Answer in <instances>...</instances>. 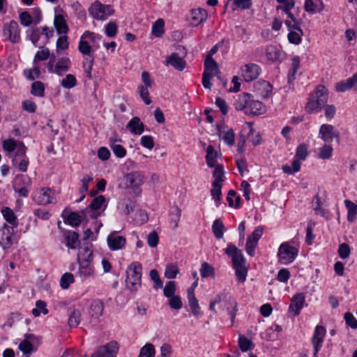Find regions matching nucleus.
<instances>
[{
    "label": "nucleus",
    "instance_id": "13d9d810",
    "mask_svg": "<svg viewBox=\"0 0 357 357\" xmlns=\"http://www.w3.org/2000/svg\"><path fill=\"white\" fill-rule=\"evenodd\" d=\"M224 168L222 165H218L215 167L213 176L215 178V181L213 183H220L224 181Z\"/></svg>",
    "mask_w": 357,
    "mask_h": 357
},
{
    "label": "nucleus",
    "instance_id": "aec40b11",
    "mask_svg": "<svg viewBox=\"0 0 357 357\" xmlns=\"http://www.w3.org/2000/svg\"><path fill=\"white\" fill-rule=\"evenodd\" d=\"M207 15L208 14L205 9H192L190 13V24L192 26H197L206 20Z\"/></svg>",
    "mask_w": 357,
    "mask_h": 357
},
{
    "label": "nucleus",
    "instance_id": "5701e85b",
    "mask_svg": "<svg viewBox=\"0 0 357 357\" xmlns=\"http://www.w3.org/2000/svg\"><path fill=\"white\" fill-rule=\"evenodd\" d=\"M126 128L131 133L141 135L144 130V125L137 116L132 118L128 123Z\"/></svg>",
    "mask_w": 357,
    "mask_h": 357
},
{
    "label": "nucleus",
    "instance_id": "e2e57ef3",
    "mask_svg": "<svg viewBox=\"0 0 357 357\" xmlns=\"http://www.w3.org/2000/svg\"><path fill=\"white\" fill-rule=\"evenodd\" d=\"M238 346L243 352H246L252 348V342L245 336H240L238 338Z\"/></svg>",
    "mask_w": 357,
    "mask_h": 357
},
{
    "label": "nucleus",
    "instance_id": "69168bd1",
    "mask_svg": "<svg viewBox=\"0 0 357 357\" xmlns=\"http://www.w3.org/2000/svg\"><path fill=\"white\" fill-rule=\"evenodd\" d=\"M175 292L176 282L174 281L167 282L163 289L164 296L167 298H170L175 296Z\"/></svg>",
    "mask_w": 357,
    "mask_h": 357
},
{
    "label": "nucleus",
    "instance_id": "a18cd8bd",
    "mask_svg": "<svg viewBox=\"0 0 357 357\" xmlns=\"http://www.w3.org/2000/svg\"><path fill=\"white\" fill-rule=\"evenodd\" d=\"M211 195L216 202V206H218L219 204L218 203L220 202L222 195V185L220 183H213Z\"/></svg>",
    "mask_w": 357,
    "mask_h": 357
},
{
    "label": "nucleus",
    "instance_id": "c85d7f7f",
    "mask_svg": "<svg viewBox=\"0 0 357 357\" xmlns=\"http://www.w3.org/2000/svg\"><path fill=\"white\" fill-rule=\"evenodd\" d=\"M226 310L230 316L231 326H233L236 316L238 303L233 298H229L226 302Z\"/></svg>",
    "mask_w": 357,
    "mask_h": 357
},
{
    "label": "nucleus",
    "instance_id": "bb28decb",
    "mask_svg": "<svg viewBox=\"0 0 357 357\" xmlns=\"http://www.w3.org/2000/svg\"><path fill=\"white\" fill-rule=\"evenodd\" d=\"M81 312L75 307H70L68 309V324L70 328L77 327L80 322Z\"/></svg>",
    "mask_w": 357,
    "mask_h": 357
},
{
    "label": "nucleus",
    "instance_id": "423d86ee",
    "mask_svg": "<svg viewBox=\"0 0 357 357\" xmlns=\"http://www.w3.org/2000/svg\"><path fill=\"white\" fill-rule=\"evenodd\" d=\"M298 254V250L285 242L280 245L278 255L280 261L284 264L291 263L294 261Z\"/></svg>",
    "mask_w": 357,
    "mask_h": 357
},
{
    "label": "nucleus",
    "instance_id": "39448f33",
    "mask_svg": "<svg viewBox=\"0 0 357 357\" xmlns=\"http://www.w3.org/2000/svg\"><path fill=\"white\" fill-rule=\"evenodd\" d=\"M16 228L6 223L0 227V245L3 250L9 249L13 245L15 241Z\"/></svg>",
    "mask_w": 357,
    "mask_h": 357
},
{
    "label": "nucleus",
    "instance_id": "473e14b6",
    "mask_svg": "<svg viewBox=\"0 0 357 357\" xmlns=\"http://www.w3.org/2000/svg\"><path fill=\"white\" fill-rule=\"evenodd\" d=\"M104 310V304L100 300H95L90 306V312L91 317L98 318L102 314Z\"/></svg>",
    "mask_w": 357,
    "mask_h": 357
},
{
    "label": "nucleus",
    "instance_id": "9d476101",
    "mask_svg": "<svg viewBox=\"0 0 357 357\" xmlns=\"http://www.w3.org/2000/svg\"><path fill=\"white\" fill-rule=\"evenodd\" d=\"M326 328L322 326L315 327L313 335L311 339V343L313 345V356L316 357L323 346L324 337L326 335Z\"/></svg>",
    "mask_w": 357,
    "mask_h": 357
},
{
    "label": "nucleus",
    "instance_id": "b1692460",
    "mask_svg": "<svg viewBox=\"0 0 357 357\" xmlns=\"http://www.w3.org/2000/svg\"><path fill=\"white\" fill-rule=\"evenodd\" d=\"M167 63L172 66L175 69L182 71L186 66L185 61L179 56L178 53L173 52L167 59Z\"/></svg>",
    "mask_w": 357,
    "mask_h": 357
},
{
    "label": "nucleus",
    "instance_id": "774afa93",
    "mask_svg": "<svg viewBox=\"0 0 357 357\" xmlns=\"http://www.w3.org/2000/svg\"><path fill=\"white\" fill-rule=\"evenodd\" d=\"M303 35V34H301L298 31L291 30L287 35V38L290 43L299 45L302 41L301 36Z\"/></svg>",
    "mask_w": 357,
    "mask_h": 357
},
{
    "label": "nucleus",
    "instance_id": "4c0bfd02",
    "mask_svg": "<svg viewBox=\"0 0 357 357\" xmlns=\"http://www.w3.org/2000/svg\"><path fill=\"white\" fill-rule=\"evenodd\" d=\"M218 158V153L215 151L212 145H208L206 148V161L208 167H214L215 160Z\"/></svg>",
    "mask_w": 357,
    "mask_h": 357
},
{
    "label": "nucleus",
    "instance_id": "a878e982",
    "mask_svg": "<svg viewBox=\"0 0 357 357\" xmlns=\"http://www.w3.org/2000/svg\"><path fill=\"white\" fill-rule=\"evenodd\" d=\"M1 213L6 221L10 224L9 226L17 227L18 221L17 218L13 211L8 206H4L1 208Z\"/></svg>",
    "mask_w": 357,
    "mask_h": 357
},
{
    "label": "nucleus",
    "instance_id": "ea45409f",
    "mask_svg": "<svg viewBox=\"0 0 357 357\" xmlns=\"http://www.w3.org/2000/svg\"><path fill=\"white\" fill-rule=\"evenodd\" d=\"M43 193L38 197L40 204L46 205L54 202V197L51 196L52 190L50 188H42Z\"/></svg>",
    "mask_w": 357,
    "mask_h": 357
},
{
    "label": "nucleus",
    "instance_id": "ddd939ff",
    "mask_svg": "<svg viewBox=\"0 0 357 357\" xmlns=\"http://www.w3.org/2000/svg\"><path fill=\"white\" fill-rule=\"evenodd\" d=\"M61 217L65 224L75 227H78L82 221V216L79 213L71 212L68 207L63 211Z\"/></svg>",
    "mask_w": 357,
    "mask_h": 357
},
{
    "label": "nucleus",
    "instance_id": "680f3d73",
    "mask_svg": "<svg viewBox=\"0 0 357 357\" xmlns=\"http://www.w3.org/2000/svg\"><path fill=\"white\" fill-rule=\"evenodd\" d=\"M187 298L192 314L195 317H198L200 314V307L198 303V300L197 299L196 296Z\"/></svg>",
    "mask_w": 357,
    "mask_h": 357
},
{
    "label": "nucleus",
    "instance_id": "f8f14e48",
    "mask_svg": "<svg viewBox=\"0 0 357 357\" xmlns=\"http://www.w3.org/2000/svg\"><path fill=\"white\" fill-rule=\"evenodd\" d=\"M144 176L139 172H132L128 174L126 176V184L129 188H132L133 189L137 190L138 188L142 185L144 181ZM137 196H139L141 191L137 192L134 191Z\"/></svg>",
    "mask_w": 357,
    "mask_h": 357
},
{
    "label": "nucleus",
    "instance_id": "c9c22d12",
    "mask_svg": "<svg viewBox=\"0 0 357 357\" xmlns=\"http://www.w3.org/2000/svg\"><path fill=\"white\" fill-rule=\"evenodd\" d=\"M344 204L348 211L347 220L350 222H353L356 218L357 205L348 199L344 200Z\"/></svg>",
    "mask_w": 357,
    "mask_h": 357
},
{
    "label": "nucleus",
    "instance_id": "864d4df0",
    "mask_svg": "<svg viewBox=\"0 0 357 357\" xmlns=\"http://www.w3.org/2000/svg\"><path fill=\"white\" fill-rule=\"evenodd\" d=\"M111 149L113 151L114 155L117 158H123L126 154V149L121 146V144H116L115 142L117 141V139L111 140Z\"/></svg>",
    "mask_w": 357,
    "mask_h": 357
},
{
    "label": "nucleus",
    "instance_id": "c03bdc74",
    "mask_svg": "<svg viewBox=\"0 0 357 357\" xmlns=\"http://www.w3.org/2000/svg\"><path fill=\"white\" fill-rule=\"evenodd\" d=\"M300 160H298L297 158L294 160L293 162H291V166H289L287 165H283L282 167L283 172L287 174H294L299 172L301 169Z\"/></svg>",
    "mask_w": 357,
    "mask_h": 357
},
{
    "label": "nucleus",
    "instance_id": "2eb2a0df",
    "mask_svg": "<svg viewBox=\"0 0 357 357\" xmlns=\"http://www.w3.org/2000/svg\"><path fill=\"white\" fill-rule=\"evenodd\" d=\"M217 134L219 137H222L223 141L229 146H232L235 144V134L232 128L224 132L225 123L218 124L216 126Z\"/></svg>",
    "mask_w": 357,
    "mask_h": 357
},
{
    "label": "nucleus",
    "instance_id": "f3484780",
    "mask_svg": "<svg viewBox=\"0 0 357 357\" xmlns=\"http://www.w3.org/2000/svg\"><path fill=\"white\" fill-rule=\"evenodd\" d=\"M63 236L66 241V245L70 249H76L80 244L77 232L72 230H63Z\"/></svg>",
    "mask_w": 357,
    "mask_h": 357
},
{
    "label": "nucleus",
    "instance_id": "cd10ccee",
    "mask_svg": "<svg viewBox=\"0 0 357 357\" xmlns=\"http://www.w3.org/2000/svg\"><path fill=\"white\" fill-rule=\"evenodd\" d=\"M263 110L264 104L259 100H252L251 98L248 109L245 110V114L259 115L263 112Z\"/></svg>",
    "mask_w": 357,
    "mask_h": 357
},
{
    "label": "nucleus",
    "instance_id": "58836bf2",
    "mask_svg": "<svg viewBox=\"0 0 357 357\" xmlns=\"http://www.w3.org/2000/svg\"><path fill=\"white\" fill-rule=\"evenodd\" d=\"M218 65L216 61L211 56L206 55L204 61V71L207 74H213L215 70H218Z\"/></svg>",
    "mask_w": 357,
    "mask_h": 357
},
{
    "label": "nucleus",
    "instance_id": "79ce46f5",
    "mask_svg": "<svg viewBox=\"0 0 357 357\" xmlns=\"http://www.w3.org/2000/svg\"><path fill=\"white\" fill-rule=\"evenodd\" d=\"M85 38H89L91 40V43H93V47L95 49H98L100 47L98 43L102 38V36L100 34L89 31H86L82 36V39Z\"/></svg>",
    "mask_w": 357,
    "mask_h": 357
},
{
    "label": "nucleus",
    "instance_id": "f03ea898",
    "mask_svg": "<svg viewBox=\"0 0 357 357\" xmlns=\"http://www.w3.org/2000/svg\"><path fill=\"white\" fill-rule=\"evenodd\" d=\"M142 266L139 261L132 262L126 269V286L131 292H136L141 287Z\"/></svg>",
    "mask_w": 357,
    "mask_h": 357
},
{
    "label": "nucleus",
    "instance_id": "052dcab7",
    "mask_svg": "<svg viewBox=\"0 0 357 357\" xmlns=\"http://www.w3.org/2000/svg\"><path fill=\"white\" fill-rule=\"evenodd\" d=\"M181 215V211L177 206H175L172 209L169 213V217L171 223L174 224V228H176L178 227V222L180 220Z\"/></svg>",
    "mask_w": 357,
    "mask_h": 357
},
{
    "label": "nucleus",
    "instance_id": "72a5a7b5",
    "mask_svg": "<svg viewBox=\"0 0 357 357\" xmlns=\"http://www.w3.org/2000/svg\"><path fill=\"white\" fill-rule=\"evenodd\" d=\"M266 56L268 60L274 61H280L281 51L275 45H269L266 49Z\"/></svg>",
    "mask_w": 357,
    "mask_h": 357
},
{
    "label": "nucleus",
    "instance_id": "8fccbe9b",
    "mask_svg": "<svg viewBox=\"0 0 357 357\" xmlns=\"http://www.w3.org/2000/svg\"><path fill=\"white\" fill-rule=\"evenodd\" d=\"M19 349L26 356H29L32 352L36 351L33 345L26 340H22L19 346Z\"/></svg>",
    "mask_w": 357,
    "mask_h": 357
},
{
    "label": "nucleus",
    "instance_id": "09e8293b",
    "mask_svg": "<svg viewBox=\"0 0 357 357\" xmlns=\"http://www.w3.org/2000/svg\"><path fill=\"white\" fill-rule=\"evenodd\" d=\"M82 259L93 260V251L88 247L80 248L77 254V261Z\"/></svg>",
    "mask_w": 357,
    "mask_h": 357
},
{
    "label": "nucleus",
    "instance_id": "37998d69",
    "mask_svg": "<svg viewBox=\"0 0 357 357\" xmlns=\"http://www.w3.org/2000/svg\"><path fill=\"white\" fill-rule=\"evenodd\" d=\"M165 22L162 19H158L152 26L151 33L155 37H162L164 33Z\"/></svg>",
    "mask_w": 357,
    "mask_h": 357
},
{
    "label": "nucleus",
    "instance_id": "412c9836",
    "mask_svg": "<svg viewBox=\"0 0 357 357\" xmlns=\"http://www.w3.org/2000/svg\"><path fill=\"white\" fill-rule=\"evenodd\" d=\"M71 65L70 59L67 56L59 58L54 66V73L59 76H62L64 73L67 72Z\"/></svg>",
    "mask_w": 357,
    "mask_h": 357
},
{
    "label": "nucleus",
    "instance_id": "dca6fc26",
    "mask_svg": "<svg viewBox=\"0 0 357 357\" xmlns=\"http://www.w3.org/2000/svg\"><path fill=\"white\" fill-rule=\"evenodd\" d=\"M105 202L106 199L103 195H98L93 199L91 204L88 206L91 210L89 217L91 219H97L101 215V213L98 211L105 204Z\"/></svg>",
    "mask_w": 357,
    "mask_h": 357
},
{
    "label": "nucleus",
    "instance_id": "f257e3e1",
    "mask_svg": "<svg viewBox=\"0 0 357 357\" xmlns=\"http://www.w3.org/2000/svg\"><path fill=\"white\" fill-rule=\"evenodd\" d=\"M225 253L231 257L233 268L235 270V275L238 282L243 283L247 277L248 268L245 266V259L242 251L232 243L227 244Z\"/></svg>",
    "mask_w": 357,
    "mask_h": 357
},
{
    "label": "nucleus",
    "instance_id": "49530a36",
    "mask_svg": "<svg viewBox=\"0 0 357 357\" xmlns=\"http://www.w3.org/2000/svg\"><path fill=\"white\" fill-rule=\"evenodd\" d=\"M200 275L203 278L215 277V269L208 263L204 262L200 268Z\"/></svg>",
    "mask_w": 357,
    "mask_h": 357
},
{
    "label": "nucleus",
    "instance_id": "4468645a",
    "mask_svg": "<svg viewBox=\"0 0 357 357\" xmlns=\"http://www.w3.org/2000/svg\"><path fill=\"white\" fill-rule=\"evenodd\" d=\"M261 71L260 67L255 63H248L242 68V76L245 82H251L257 78Z\"/></svg>",
    "mask_w": 357,
    "mask_h": 357
},
{
    "label": "nucleus",
    "instance_id": "393cba45",
    "mask_svg": "<svg viewBox=\"0 0 357 357\" xmlns=\"http://www.w3.org/2000/svg\"><path fill=\"white\" fill-rule=\"evenodd\" d=\"M251 98H252V96L248 93L240 94L238 99L236 100L234 103V108L236 110H243L245 112V110L248 109Z\"/></svg>",
    "mask_w": 357,
    "mask_h": 357
},
{
    "label": "nucleus",
    "instance_id": "0e129e2a",
    "mask_svg": "<svg viewBox=\"0 0 357 357\" xmlns=\"http://www.w3.org/2000/svg\"><path fill=\"white\" fill-rule=\"evenodd\" d=\"M333 153V147L329 144H324L319 149V158L323 160L329 159Z\"/></svg>",
    "mask_w": 357,
    "mask_h": 357
},
{
    "label": "nucleus",
    "instance_id": "5fc2aeb1",
    "mask_svg": "<svg viewBox=\"0 0 357 357\" xmlns=\"http://www.w3.org/2000/svg\"><path fill=\"white\" fill-rule=\"evenodd\" d=\"M61 86L65 89H72L77 85V79L73 75L68 74L63 78L61 83Z\"/></svg>",
    "mask_w": 357,
    "mask_h": 357
},
{
    "label": "nucleus",
    "instance_id": "de8ad7c7",
    "mask_svg": "<svg viewBox=\"0 0 357 357\" xmlns=\"http://www.w3.org/2000/svg\"><path fill=\"white\" fill-rule=\"evenodd\" d=\"M155 354L154 346L151 343H147L141 348L138 357H154Z\"/></svg>",
    "mask_w": 357,
    "mask_h": 357
},
{
    "label": "nucleus",
    "instance_id": "c756f323",
    "mask_svg": "<svg viewBox=\"0 0 357 357\" xmlns=\"http://www.w3.org/2000/svg\"><path fill=\"white\" fill-rule=\"evenodd\" d=\"M255 88L259 91H261V94L265 98H268L271 95L273 91L272 85L270 82L265 80L259 81L256 84Z\"/></svg>",
    "mask_w": 357,
    "mask_h": 357
},
{
    "label": "nucleus",
    "instance_id": "20e7f679",
    "mask_svg": "<svg viewBox=\"0 0 357 357\" xmlns=\"http://www.w3.org/2000/svg\"><path fill=\"white\" fill-rule=\"evenodd\" d=\"M89 13L95 19L104 20L112 15L114 10L110 5H105L100 1H95L89 8Z\"/></svg>",
    "mask_w": 357,
    "mask_h": 357
},
{
    "label": "nucleus",
    "instance_id": "603ef678",
    "mask_svg": "<svg viewBox=\"0 0 357 357\" xmlns=\"http://www.w3.org/2000/svg\"><path fill=\"white\" fill-rule=\"evenodd\" d=\"M27 37L31 40L34 46H37V43L40 40V33L38 27H32L26 31Z\"/></svg>",
    "mask_w": 357,
    "mask_h": 357
},
{
    "label": "nucleus",
    "instance_id": "7ed1b4c3",
    "mask_svg": "<svg viewBox=\"0 0 357 357\" xmlns=\"http://www.w3.org/2000/svg\"><path fill=\"white\" fill-rule=\"evenodd\" d=\"M328 90L327 89L322 85H319L314 95H312L309 98V101L307 102L305 105V111L311 114L314 111L321 110V109L324 107L326 103L328 101Z\"/></svg>",
    "mask_w": 357,
    "mask_h": 357
},
{
    "label": "nucleus",
    "instance_id": "2f4dec72",
    "mask_svg": "<svg viewBox=\"0 0 357 357\" xmlns=\"http://www.w3.org/2000/svg\"><path fill=\"white\" fill-rule=\"evenodd\" d=\"M54 24L58 34H65L68 31V26L61 15L55 16Z\"/></svg>",
    "mask_w": 357,
    "mask_h": 357
},
{
    "label": "nucleus",
    "instance_id": "bf43d9fd",
    "mask_svg": "<svg viewBox=\"0 0 357 357\" xmlns=\"http://www.w3.org/2000/svg\"><path fill=\"white\" fill-rule=\"evenodd\" d=\"M168 304L172 309L176 310H178L183 307L181 298L178 295L169 298Z\"/></svg>",
    "mask_w": 357,
    "mask_h": 357
},
{
    "label": "nucleus",
    "instance_id": "6e6d98bb",
    "mask_svg": "<svg viewBox=\"0 0 357 357\" xmlns=\"http://www.w3.org/2000/svg\"><path fill=\"white\" fill-rule=\"evenodd\" d=\"M75 281L74 276L70 273H64L60 280V286L62 289H66L69 287L71 283H73Z\"/></svg>",
    "mask_w": 357,
    "mask_h": 357
},
{
    "label": "nucleus",
    "instance_id": "6ab92c4d",
    "mask_svg": "<svg viewBox=\"0 0 357 357\" xmlns=\"http://www.w3.org/2000/svg\"><path fill=\"white\" fill-rule=\"evenodd\" d=\"M93 260L82 259L79 263L78 274L82 279H86L93 275L94 268L92 264Z\"/></svg>",
    "mask_w": 357,
    "mask_h": 357
},
{
    "label": "nucleus",
    "instance_id": "a211bd4d",
    "mask_svg": "<svg viewBox=\"0 0 357 357\" xmlns=\"http://www.w3.org/2000/svg\"><path fill=\"white\" fill-rule=\"evenodd\" d=\"M116 231L112 232L107 238V244L111 250H117L124 247L126 241L122 236H116Z\"/></svg>",
    "mask_w": 357,
    "mask_h": 357
},
{
    "label": "nucleus",
    "instance_id": "7c9ffc66",
    "mask_svg": "<svg viewBox=\"0 0 357 357\" xmlns=\"http://www.w3.org/2000/svg\"><path fill=\"white\" fill-rule=\"evenodd\" d=\"M31 94L33 96L43 98L45 96V86L41 81H34L31 84Z\"/></svg>",
    "mask_w": 357,
    "mask_h": 357
},
{
    "label": "nucleus",
    "instance_id": "a19ab883",
    "mask_svg": "<svg viewBox=\"0 0 357 357\" xmlns=\"http://www.w3.org/2000/svg\"><path fill=\"white\" fill-rule=\"evenodd\" d=\"M212 230L216 238H222L223 237L225 231V226L223 222L220 219H216L214 220L212 225Z\"/></svg>",
    "mask_w": 357,
    "mask_h": 357
},
{
    "label": "nucleus",
    "instance_id": "4be33fe9",
    "mask_svg": "<svg viewBox=\"0 0 357 357\" xmlns=\"http://www.w3.org/2000/svg\"><path fill=\"white\" fill-rule=\"evenodd\" d=\"M304 8L309 13H321L324 9V4L322 0H305Z\"/></svg>",
    "mask_w": 357,
    "mask_h": 357
},
{
    "label": "nucleus",
    "instance_id": "e433bc0d",
    "mask_svg": "<svg viewBox=\"0 0 357 357\" xmlns=\"http://www.w3.org/2000/svg\"><path fill=\"white\" fill-rule=\"evenodd\" d=\"M26 146L22 142H18V145L16 147V151L14 153V157L12 159L13 165H16L20 158L27 157L26 155Z\"/></svg>",
    "mask_w": 357,
    "mask_h": 357
},
{
    "label": "nucleus",
    "instance_id": "338daca9",
    "mask_svg": "<svg viewBox=\"0 0 357 357\" xmlns=\"http://www.w3.org/2000/svg\"><path fill=\"white\" fill-rule=\"evenodd\" d=\"M149 275L154 282L153 288L155 289H161L163 286V282L160 278L158 272L155 269H153L150 271Z\"/></svg>",
    "mask_w": 357,
    "mask_h": 357
},
{
    "label": "nucleus",
    "instance_id": "4d7b16f0",
    "mask_svg": "<svg viewBox=\"0 0 357 357\" xmlns=\"http://www.w3.org/2000/svg\"><path fill=\"white\" fill-rule=\"evenodd\" d=\"M307 155V146L305 144H299L296 150L295 158L301 160H305Z\"/></svg>",
    "mask_w": 357,
    "mask_h": 357
},
{
    "label": "nucleus",
    "instance_id": "6e6552de",
    "mask_svg": "<svg viewBox=\"0 0 357 357\" xmlns=\"http://www.w3.org/2000/svg\"><path fill=\"white\" fill-rule=\"evenodd\" d=\"M119 350L117 342L111 341L98 347L97 351L92 354L91 357H116Z\"/></svg>",
    "mask_w": 357,
    "mask_h": 357
},
{
    "label": "nucleus",
    "instance_id": "f704fd0d",
    "mask_svg": "<svg viewBox=\"0 0 357 357\" xmlns=\"http://www.w3.org/2000/svg\"><path fill=\"white\" fill-rule=\"evenodd\" d=\"M78 50L83 55L86 56V58H95L94 54L93 53V47L90 45V44L83 39H80L78 44Z\"/></svg>",
    "mask_w": 357,
    "mask_h": 357
},
{
    "label": "nucleus",
    "instance_id": "1a4fd4ad",
    "mask_svg": "<svg viewBox=\"0 0 357 357\" xmlns=\"http://www.w3.org/2000/svg\"><path fill=\"white\" fill-rule=\"evenodd\" d=\"M3 35L13 43H18L20 41V29L17 22L11 20L3 26Z\"/></svg>",
    "mask_w": 357,
    "mask_h": 357
},
{
    "label": "nucleus",
    "instance_id": "9b49d317",
    "mask_svg": "<svg viewBox=\"0 0 357 357\" xmlns=\"http://www.w3.org/2000/svg\"><path fill=\"white\" fill-rule=\"evenodd\" d=\"M305 303V297L303 293H298L293 296L289 306V312L292 313L294 317L300 314L301 309Z\"/></svg>",
    "mask_w": 357,
    "mask_h": 357
},
{
    "label": "nucleus",
    "instance_id": "0eeeda50",
    "mask_svg": "<svg viewBox=\"0 0 357 357\" xmlns=\"http://www.w3.org/2000/svg\"><path fill=\"white\" fill-rule=\"evenodd\" d=\"M319 135L325 143H331L334 139L337 143H340V132L331 124H322L319 128Z\"/></svg>",
    "mask_w": 357,
    "mask_h": 357
},
{
    "label": "nucleus",
    "instance_id": "3c124183",
    "mask_svg": "<svg viewBox=\"0 0 357 357\" xmlns=\"http://www.w3.org/2000/svg\"><path fill=\"white\" fill-rule=\"evenodd\" d=\"M178 273L179 269L177 265L174 264H169L165 268V276L168 279H174L176 278Z\"/></svg>",
    "mask_w": 357,
    "mask_h": 357
}]
</instances>
